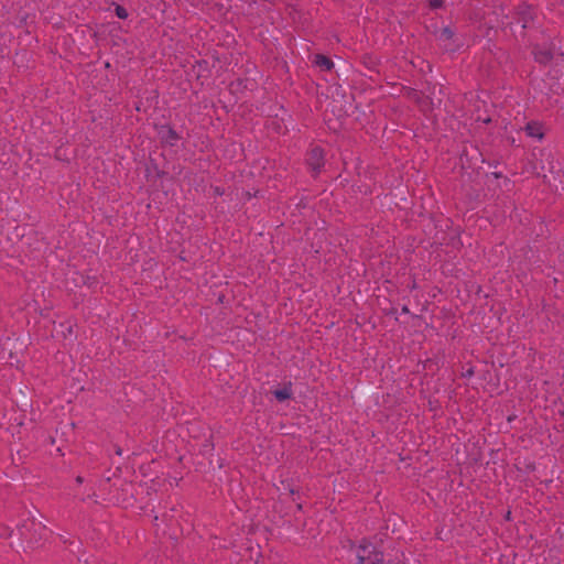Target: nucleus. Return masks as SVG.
Segmentation results:
<instances>
[{"label": "nucleus", "instance_id": "nucleus-8", "mask_svg": "<svg viewBox=\"0 0 564 564\" xmlns=\"http://www.w3.org/2000/svg\"><path fill=\"white\" fill-rule=\"evenodd\" d=\"M431 6L433 8H440L442 6V1L441 0H431Z\"/></svg>", "mask_w": 564, "mask_h": 564}, {"label": "nucleus", "instance_id": "nucleus-1", "mask_svg": "<svg viewBox=\"0 0 564 564\" xmlns=\"http://www.w3.org/2000/svg\"><path fill=\"white\" fill-rule=\"evenodd\" d=\"M373 553V558L371 560V564H383L382 556L379 553L373 552V547L371 544H360L357 550V564H364L367 560L371 558V554Z\"/></svg>", "mask_w": 564, "mask_h": 564}, {"label": "nucleus", "instance_id": "nucleus-4", "mask_svg": "<svg viewBox=\"0 0 564 564\" xmlns=\"http://www.w3.org/2000/svg\"><path fill=\"white\" fill-rule=\"evenodd\" d=\"M315 64L324 69H330L333 66V62L324 55H316Z\"/></svg>", "mask_w": 564, "mask_h": 564}, {"label": "nucleus", "instance_id": "nucleus-2", "mask_svg": "<svg viewBox=\"0 0 564 564\" xmlns=\"http://www.w3.org/2000/svg\"><path fill=\"white\" fill-rule=\"evenodd\" d=\"M310 165L313 167L314 171H318L323 163V151L319 148H315L310 153L308 159Z\"/></svg>", "mask_w": 564, "mask_h": 564}, {"label": "nucleus", "instance_id": "nucleus-5", "mask_svg": "<svg viewBox=\"0 0 564 564\" xmlns=\"http://www.w3.org/2000/svg\"><path fill=\"white\" fill-rule=\"evenodd\" d=\"M291 394H292V391H291V388H289V387H285L283 389L274 391V397L279 401H284V400L289 399L291 397Z\"/></svg>", "mask_w": 564, "mask_h": 564}, {"label": "nucleus", "instance_id": "nucleus-7", "mask_svg": "<svg viewBox=\"0 0 564 564\" xmlns=\"http://www.w3.org/2000/svg\"><path fill=\"white\" fill-rule=\"evenodd\" d=\"M116 14H117V17H118V18H120V19H126V18H128V12H127V10H126L124 8H122V7H117V8H116Z\"/></svg>", "mask_w": 564, "mask_h": 564}, {"label": "nucleus", "instance_id": "nucleus-3", "mask_svg": "<svg viewBox=\"0 0 564 564\" xmlns=\"http://www.w3.org/2000/svg\"><path fill=\"white\" fill-rule=\"evenodd\" d=\"M525 132L529 137L541 140L543 138V128L538 122H529L525 126Z\"/></svg>", "mask_w": 564, "mask_h": 564}, {"label": "nucleus", "instance_id": "nucleus-6", "mask_svg": "<svg viewBox=\"0 0 564 564\" xmlns=\"http://www.w3.org/2000/svg\"><path fill=\"white\" fill-rule=\"evenodd\" d=\"M164 131H166L167 135L165 137V135L163 134V138H164L167 142H170L171 144H173V143H174V141H176L177 135H176V134H175V132H174L173 130H171L170 128L163 129V131H162V132H164Z\"/></svg>", "mask_w": 564, "mask_h": 564}, {"label": "nucleus", "instance_id": "nucleus-9", "mask_svg": "<svg viewBox=\"0 0 564 564\" xmlns=\"http://www.w3.org/2000/svg\"><path fill=\"white\" fill-rule=\"evenodd\" d=\"M443 35H446L447 37H449L451 36V32L448 30H445Z\"/></svg>", "mask_w": 564, "mask_h": 564}]
</instances>
